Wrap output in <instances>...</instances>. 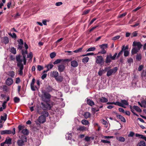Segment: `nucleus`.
Returning <instances> with one entry per match:
<instances>
[{
  "label": "nucleus",
  "mask_w": 146,
  "mask_h": 146,
  "mask_svg": "<svg viewBox=\"0 0 146 146\" xmlns=\"http://www.w3.org/2000/svg\"><path fill=\"white\" fill-rule=\"evenodd\" d=\"M130 108L131 111L133 113L134 115H135L137 116H138V115L136 113H135L134 112V109H133V107H132L131 106H130Z\"/></svg>",
  "instance_id": "52"
},
{
  "label": "nucleus",
  "mask_w": 146,
  "mask_h": 146,
  "mask_svg": "<svg viewBox=\"0 0 146 146\" xmlns=\"http://www.w3.org/2000/svg\"><path fill=\"white\" fill-rule=\"evenodd\" d=\"M25 126L24 125H19L18 127L19 131H21V133L24 135H27L29 134V131L27 129H25Z\"/></svg>",
  "instance_id": "5"
},
{
  "label": "nucleus",
  "mask_w": 146,
  "mask_h": 146,
  "mask_svg": "<svg viewBox=\"0 0 146 146\" xmlns=\"http://www.w3.org/2000/svg\"><path fill=\"white\" fill-rule=\"evenodd\" d=\"M109 69H110L108 70L106 74L108 76H110L112 74L115 73L117 70V68L115 67L113 69L109 70Z\"/></svg>",
  "instance_id": "7"
},
{
  "label": "nucleus",
  "mask_w": 146,
  "mask_h": 146,
  "mask_svg": "<svg viewBox=\"0 0 146 146\" xmlns=\"http://www.w3.org/2000/svg\"><path fill=\"white\" fill-rule=\"evenodd\" d=\"M133 109H134L136 111L141 112V110L139 108V107L137 106H133Z\"/></svg>",
  "instance_id": "32"
},
{
  "label": "nucleus",
  "mask_w": 146,
  "mask_h": 146,
  "mask_svg": "<svg viewBox=\"0 0 146 146\" xmlns=\"http://www.w3.org/2000/svg\"><path fill=\"white\" fill-rule=\"evenodd\" d=\"M82 123L84 125H90V123L89 121L88 120L84 119L81 121Z\"/></svg>",
  "instance_id": "22"
},
{
  "label": "nucleus",
  "mask_w": 146,
  "mask_h": 146,
  "mask_svg": "<svg viewBox=\"0 0 146 146\" xmlns=\"http://www.w3.org/2000/svg\"><path fill=\"white\" fill-rule=\"evenodd\" d=\"M124 45L122 46V48L121 49V50L118 53L117 56V58H118L121 55H122L123 54V52L124 51Z\"/></svg>",
  "instance_id": "28"
},
{
  "label": "nucleus",
  "mask_w": 146,
  "mask_h": 146,
  "mask_svg": "<svg viewBox=\"0 0 146 146\" xmlns=\"http://www.w3.org/2000/svg\"><path fill=\"white\" fill-rule=\"evenodd\" d=\"M19 68V74L21 75H22L23 74V66H18Z\"/></svg>",
  "instance_id": "26"
},
{
  "label": "nucleus",
  "mask_w": 146,
  "mask_h": 146,
  "mask_svg": "<svg viewBox=\"0 0 146 146\" xmlns=\"http://www.w3.org/2000/svg\"><path fill=\"white\" fill-rule=\"evenodd\" d=\"M132 45L134 46L131 50V53L132 54H135L138 52L143 46L140 42L135 41L133 42Z\"/></svg>",
  "instance_id": "1"
},
{
  "label": "nucleus",
  "mask_w": 146,
  "mask_h": 146,
  "mask_svg": "<svg viewBox=\"0 0 146 146\" xmlns=\"http://www.w3.org/2000/svg\"><path fill=\"white\" fill-rule=\"evenodd\" d=\"M65 68V66L63 64H59L58 66V70L60 72H63Z\"/></svg>",
  "instance_id": "14"
},
{
  "label": "nucleus",
  "mask_w": 146,
  "mask_h": 146,
  "mask_svg": "<svg viewBox=\"0 0 146 146\" xmlns=\"http://www.w3.org/2000/svg\"><path fill=\"white\" fill-rule=\"evenodd\" d=\"M1 41L5 44H7L9 42V38L7 37H4L1 38Z\"/></svg>",
  "instance_id": "17"
},
{
  "label": "nucleus",
  "mask_w": 146,
  "mask_h": 146,
  "mask_svg": "<svg viewBox=\"0 0 146 146\" xmlns=\"http://www.w3.org/2000/svg\"><path fill=\"white\" fill-rule=\"evenodd\" d=\"M38 121L40 123H43L46 121V118L43 115H40L38 119Z\"/></svg>",
  "instance_id": "13"
},
{
  "label": "nucleus",
  "mask_w": 146,
  "mask_h": 146,
  "mask_svg": "<svg viewBox=\"0 0 146 146\" xmlns=\"http://www.w3.org/2000/svg\"><path fill=\"white\" fill-rule=\"evenodd\" d=\"M146 75V72H145L144 71H143L141 74V76L142 77H145V76Z\"/></svg>",
  "instance_id": "62"
},
{
  "label": "nucleus",
  "mask_w": 146,
  "mask_h": 146,
  "mask_svg": "<svg viewBox=\"0 0 146 146\" xmlns=\"http://www.w3.org/2000/svg\"><path fill=\"white\" fill-rule=\"evenodd\" d=\"M127 62L129 63L130 64L131 63L133 62V60L131 58L128 59L127 60Z\"/></svg>",
  "instance_id": "60"
},
{
  "label": "nucleus",
  "mask_w": 146,
  "mask_h": 146,
  "mask_svg": "<svg viewBox=\"0 0 146 146\" xmlns=\"http://www.w3.org/2000/svg\"><path fill=\"white\" fill-rule=\"evenodd\" d=\"M7 103V102L6 101H4L3 102V103L2 104V108H3V109H5L6 107V104Z\"/></svg>",
  "instance_id": "59"
},
{
  "label": "nucleus",
  "mask_w": 146,
  "mask_h": 146,
  "mask_svg": "<svg viewBox=\"0 0 146 146\" xmlns=\"http://www.w3.org/2000/svg\"><path fill=\"white\" fill-rule=\"evenodd\" d=\"M117 117L120 119L121 121L124 122H126L125 119L122 116L120 115H117Z\"/></svg>",
  "instance_id": "25"
},
{
  "label": "nucleus",
  "mask_w": 146,
  "mask_h": 146,
  "mask_svg": "<svg viewBox=\"0 0 146 146\" xmlns=\"http://www.w3.org/2000/svg\"><path fill=\"white\" fill-rule=\"evenodd\" d=\"M39 114H42L41 115H43L46 118V117H48V112L45 111H42L41 113H39Z\"/></svg>",
  "instance_id": "21"
},
{
  "label": "nucleus",
  "mask_w": 146,
  "mask_h": 146,
  "mask_svg": "<svg viewBox=\"0 0 146 146\" xmlns=\"http://www.w3.org/2000/svg\"><path fill=\"white\" fill-rule=\"evenodd\" d=\"M137 31H135L131 34V37H135L137 36Z\"/></svg>",
  "instance_id": "55"
},
{
  "label": "nucleus",
  "mask_w": 146,
  "mask_h": 146,
  "mask_svg": "<svg viewBox=\"0 0 146 146\" xmlns=\"http://www.w3.org/2000/svg\"><path fill=\"white\" fill-rule=\"evenodd\" d=\"M37 68V70L39 71H41L43 69V67L40 65H38Z\"/></svg>",
  "instance_id": "56"
},
{
  "label": "nucleus",
  "mask_w": 146,
  "mask_h": 146,
  "mask_svg": "<svg viewBox=\"0 0 146 146\" xmlns=\"http://www.w3.org/2000/svg\"><path fill=\"white\" fill-rule=\"evenodd\" d=\"M96 62L98 64H103L104 61L102 56H97L96 58Z\"/></svg>",
  "instance_id": "8"
},
{
  "label": "nucleus",
  "mask_w": 146,
  "mask_h": 146,
  "mask_svg": "<svg viewBox=\"0 0 146 146\" xmlns=\"http://www.w3.org/2000/svg\"><path fill=\"white\" fill-rule=\"evenodd\" d=\"M56 80L58 82H61L63 80V78L61 76L57 77L55 78Z\"/></svg>",
  "instance_id": "24"
},
{
  "label": "nucleus",
  "mask_w": 146,
  "mask_h": 146,
  "mask_svg": "<svg viewBox=\"0 0 146 146\" xmlns=\"http://www.w3.org/2000/svg\"><path fill=\"white\" fill-rule=\"evenodd\" d=\"M27 139L26 137L22 135L20 139H19L17 142L19 146H23L24 145V143L27 142Z\"/></svg>",
  "instance_id": "4"
},
{
  "label": "nucleus",
  "mask_w": 146,
  "mask_h": 146,
  "mask_svg": "<svg viewBox=\"0 0 146 146\" xmlns=\"http://www.w3.org/2000/svg\"><path fill=\"white\" fill-rule=\"evenodd\" d=\"M120 37V36H119V35L117 36H115L114 37H113L112 38V40H117L118 39H119Z\"/></svg>",
  "instance_id": "58"
},
{
  "label": "nucleus",
  "mask_w": 146,
  "mask_h": 146,
  "mask_svg": "<svg viewBox=\"0 0 146 146\" xmlns=\"http://www.w3.org/2000/svg\"><path fill=\"white\" fill-rule=\"evenodd\" d=\"M96 48L95 47H92L89 48L87 50L86 52H90L94 51L96 50Z\"/></svg>",
  "instance_id": "41"
},
{
  "label": "nucleus",
  "mask_w": 146,
  "mask_h": 146,
  "mask_svg": "<svg viewBox=\"0 0 146 146\" xmlns=\"http://www.w3.org/2000/svg\"><path fill=\"white\" fill-rule=\"evenodd\" d=\"M71 66L74 67H76L78 66V62L75 60H73L71 62Z\"/></svg>",
  "instance_id": "20"
},
{
  "label": "nucleus",
  "mask_w": 146,
  "mask_h": 146,
  "mask_svg": "<svg viewBox=\"0 0 146 146\" xmlns=\"http://www.w3.org/2000/svg\"><path fill=\"white\" fill-rule=\"evenodd\" d=\"M101 142L104 143H109L110 145H111L110 142L108 140L102 139L101 140Z\"/></svg>",
  "instance_id": "50"
},
{
  "label": "nucleus",
  "mask_w": 146,
  "mask_h": 146,
  "mask_svg": "<svg viewBox=\"0 0 146 146\" xmlns=\"http://www.w3.org/2000/svg\"><path fill=\"white\" fill-rule=\"evenodd\" d=\"M90 114L89 112H85L84 114V117L86 119H87L90 117Z\"/></svg>",
  "instance_id": "34"
},
{
  "label": "nucleus",
  "mask_w": 146,
  "mask_h": 146,
  "mask_svg": "<svg viewBox=\"0 0 146 146\" xmlns=\"http://www.w3.org/2000/svg\"><path fill=\"white\" fill-rule=\"evenodd\" d=\"M111 58L110 55H107L106 60V63H110L111 61Z\"/></svg>",
  "instance_id": "31"
},
{
  "label": "nucleus",
  "mask_w": 146,
  "mask_h": 146,
  "mask_svg": "<svg viewBox=\"0 0 146 146\" xmlns=\"http://www.w3.org/2000/svg\"><path fill=\"white\" fill-rule=\"evenodd\" d=\"M56 56V53L53 52L50 54V56L51 58H54Z\"/></svg>",
  "instance_id": "46"
},
{
  "label": "nucleus",
  "mask_w": 146,
  "mask_h": 146,
  "mask_svg": "<svg viewBox=\"0 0 146 146\" xmlns=\"http://www.w3.org/2000/svg\"><path fill=\"white\" fill-rule=\"evenodd\" d=\"M109 69H110V67L105 68L104 70L100 68L98 72V75L100 76H101L103 74L105 73V72Z\"/></svg>",
  "instance_id": "12"
},
{
  "label": "nucleus",
  "mask_w": 146,
  "mask_h": 146,
  "mask_svg": "<svg viewBox=\"0 0 146 146\" xmlns=\"http://www.w3.org/2000/svg\"><path fill=\"white\" fill-rule=\"evenodd\" d=\"M31 89L33 91H35L36 90H37V88L36 86H35L34 85H33L31 86Z\"/></svg>",
  "instance_id": "42"
},
{
  "label": "nucleus",
  "mask_w": 146,
  "mask_h": 146,
  "mask_svg": "<svg viewBox=\"0 0 146 146\" xmlns=\"http://www.w3.org/2000/svg\"><path fill=\"white\" fill-rule=\"evenodd\" d=\"M141 56L140 54L137 55L136 58L137 60H139L141 59Z\"/></svg>",
  "instance_id": "64"
},
{
  "label": "nucleus",
  "mask_w": 146,
  "mask_h": 146,
  "mask_svg": "<svg viewBox=\"0 0 146 146\" xmlns=\"http://www.w3.org/2000/svg\"><path fill=\"white\" fill-rule=\"evenodd\" d=\"M141 107H143L144 108L146 107V101H143L141 102Z\"/></svg>",
  "instance_id": "44"
},
{
  "label": "nucleus",
  "mask_w": 146,
  "mask_h": 146,
  "mask_svg": "<svg viewBox=\"0 0 146 146\" xmlns=\"http://www.w3.org/2000/svg\"><path fill=\"white\" fill-rule=\"evenodd\" d=\"M16 60L17 62V66H23L22 63L23 61V57L19 55L17 56L16 57Z\"/></svg>",
  "instance_id": "6"
},
{
  "label": "nucleus",
  "mask_w": 146,
  "mask_h": 146,
  "mask_svg": "<svg viewBox=\"0 0 146 146\" xmlns=\"http://www.w3.org/2000/svg\"><path fill=\"white\" fill-rule=\"evenodd\" d=\"M124 51V56L125 57L127 56H128L129 53V52L128 51L125 50Z\"/></svg>",
  "instance_id": "53"
},
{
  "label": "nucleus",
  "mask_w": 146,
  "mask_h": 146,
  "mask_svg": "<svg viewBox=\"0 0 146 146\" xmlns=\"http://www.w3.org/2000/svg\"><path fill=\"white\" fill-rule=\"evenodd\" d=\"M11 133L12 131L10 130H3L1 132V134L2 135L5 134H11Z\"/></svg>",
  "instance_id": "19"
},
{
  "label": "nucleus",
  "mask_w": 146,
  "mask_h": 146,
  "mask_svg": "<svg viewBox=\"0 0 146 146\" xmlns=\"http://www.w3.org/2000/svg\"><path fill=\"white\" fill-rule=\"evenodd\" d=\"M78 131L84 132V131H89V129L88 127H85L84 126L80 125L79 127L77 129Z\"/></svg>",
  "instance_id": "9"
},
{
  "label": "nucleus",
  "mask_w": 146,
  "mask_h": 146,
  "mask_svg": "<svg viewBox=\"0 0 146 146\" xmlns=\"http://www.w3.org/2000/svg\"><path fill=\"white\" fill-rule=\"evenodd\" d=\"M5 142L6 144H10L11 143V139L10 138H9L8 139H6Z\"/></svg>",
  "instance_id": "35"
},
{
  "label": "nucleus",
  "mask_w": 146,
  "mask_h": 146,
  "mask_svg": "<svg viewBox=\"0 0 146 146\" xmlns=\"http://www.w3.org/2000/svg\"><path fill=\"white\" fill-rule=\"evenodd\" d=\"M71 134H72V133L67 134V135H66V139L69 140L72 137Z\"/></svg>",
  "instance_id": "47"
},
{
  "label": "nucleus",
  "mask_w": 146,
  "mask_h": 146,
  "mask_svg": "<svg viewBox=\"0 0 146 146\" xmlns=\"http://www.w3.org/2000/svg\"><path fill=\"white\" fill-rule=\"evenodd\" d=\"M134 133L133 132H131L128 135V136L129 137H132L134 135Z\"/></svg>",
  "instance_id": "61"
},
{
  "label": "nucleus",
  "mask_w": 146,
  "mask_h": 146,
  "mask_svg": "<svg viewBox=\"0 0 146 146\" xmlns=\"http://www.w3.org/2000/svg\"><path fill=\"white\" fill-rule=\"evenodd\" d=\"M41 93L42 94L40 96L42 100L44 102H48L51 98L50 95L44 90H42Z\"/></svg>",
  "instance_id": "3"
},
{
  "label": "nucleus",
  "mask_w": 146,
  "mask_h": 146,
  "mask_svg": "<svg viewBox=\"0 0 146 146\" xmlns=\"http://www.w3.org/2000/svg\"><path fill=\"white\" fill-rule=\"evenodd\" d=\"M117 54V53H115L113 56H112L111 54H110V55L111 57V59L112 60H114Z\"/></svg>",
  "instance_id": "49"
},
{
  "label": "nucleus",
  "mask_w": 146,
  "mask_h": 146,
  "mask_svg": "<svg viewBox=\"0 0 146 146\" xmlns=\"http://www.w3.org/2000/svg\"><path fill=\"white\" fill-rule=\"evenodd\" d=\"M10 51L12 53L15 54L16 53V49L14 47H12L10 50Z\"/></svg>",
  "instance_id": "37"
},
{
  "label": "nucleus",
  "mask_w": 146,
  "mask_h": 146,
  "mask_svg": "<svg viewBox=\"0 0 146 146\" xmlns=\"http://www.w3.org/2000/svg\"><path fill=\"white\" fill-rule=\"evenodd\" d=\"M58 76V73L56 71H53L51 72L50 76L55 78Z\"/></svg>",
  "instance_id": "18"
},
{
  "label": "nucleus",
  "mask_w": 146,
  "mask_h": 146,
  "mask_svg": "<svg viewBox=\"0 0 146 146\" xmlns=\"http://www.w3.org/2000/svg\"><path fill=\"white\" fill-rule=\"evenodd\" d=\"M19 44L23 45V42L22 39H20L19 42Z\"/></svg>",
  "instance_id": "63"
},
{
  "label": "nucleus",
  "mask_w": 146,
  "mask_h": 146,
  "mask_svg": "<svg viewBox=\"0 0 146 146\" xmlns=\"http://www.w3.org/2000/svg\"><path fill=\"white\" fill-rule=\"evenodd\" d=\"M138 146H146V145L144 141H141L138 143Z\"/></svg>",
  "instance_id": "36"
},
{
  "label": "nucleus",
  "mask_w": 146,
  "mask_h": 146,
  "mask_svg": "<svg viewBox=\"0 0 146 146\" xmlns=\"http://www.w3.org/2000/svg\"><path fill=\"white\" fill-rule=\"evenodd\" d=\"M4 117L3 116H1V117L0 123H2V120H4V121H5L7 119V115L6 113H4Z\"/></svg>",
  "instance_id": "23"
},
{
  "label": "nucleus",
  "mask_w": 146,
  "mask_h": 146,
  "mask_svg": "<svg viewBox=\"0 0 146 146\" xmlns=\"http://www.w3.org/2000/svg\"><path fill=\"white\" fill-rule=\"evenodd\" d=\"M8 75L12 77H14L15 74L14 72L13 71H11L9 72Z\"/></svg>",
  "instance_id": "43"
},
{
  "label": "nucleus",
  "mask_w": 146,
  "mask_h": 146,
  "mask_svg": "<svg viewBox=\"0 0 146 146\" xmlns=\"http://www.w3.org/2000/svg\"><path fill=\"white\" fill-rule=\"evenodd\" d=\"M100 101L101 102H107L108 101V99L104 97H102L100 98Z\"/></svg>",
  "instance_id": "30"
},
{
  "label": "nucleus",
  "mask_w": 146,
  "mask_h": 146,
  "mask_svg": "<svg viewBox=\"0 0 146 146\" xmlns=\"http://www.w3.org/2000/svg\"><path fill=\"white\" fill-rule=\"evenodd\" d=\"M118 139L119 141L123 142H124L125 140V138L121 137H119Z\"/></svg>",
  "instance_id": "48"
},
{
  "label": "nucleus",
  "mask_w": 146,
  "mask_h": 146,
  "mask_svg": "<svg viewBox=\"0 0 146 146\" xmlns=\"http://www.w3.org/2000/svg\"><path fill=\"white\" fill-rule=\"evenodd\" d=\"M101 49H105L108 48V45L106 44H103L99 46Z\"/></svg>",
  "instance_id": "29"
},
{
  "label": "nucleus",
  "mask_w": 146,
  "mask_h": 146,
  "mask_svg": "<svg viewBox=\"0 0 146 146\" xmlns=\"http://www.w3.org/2000/svg\"><path fill=\"white\" fill-rule=\"evenodd\" d=\"M87 103L88 104L91 106H94V102L90 99L87 100Z\"/></svg>",
  "instance_id": "27"
},
{
  "label": "nucleus",
  "mask_w": 146,
  "mask_h": 146,
  "mask_svg": "<svg viewBox=\"0 0 146 146\" xmlns=\"http://www.w3.org/2000/svg\"><path fill=\"white\" fill-rule=\"evenodd\" d=\"M101 121L102 123L104 125H105V126L106 127H107L108 125V123L107 121L105 120L104 119H102L101 120Z\"/></svg>",
  "instance_id": "45"
},
{
  "label": "nucleus",
  "mask_w": 146,
  "mask_h": 146,
  "mask_svg": "<svg viewBox=\"0 0 146 146\" xmlns=\"http://www.w3.org/2000/svg\"><path fill=\"white\" fill-rule=\"evenodd\" d=\"M53 66V65L52 64H48L46 66L48 70H49L50 69H52Z\"/></svg>",
  "instance_id": "39"
},
{
  "label": "nucleus",
  "mask_w": 146,
  "mask_h": 146,
  "mask_svg": "<svg viewBox=\"0 0 146 146\" xmlns=\"http://www.w3.org/2000/svg\"><path fill=\"white\" fill-rule=\"evenodd\" d=\"M22 52L23 55V62L24 64L25 65L26 64V55L27 54V51L26 50H22Z\"/></svg>",
  "instance_id": "11"
},
{
  "label": "nucleus",
  "mask_w": 146,
  "mask_h": 146,
  "mask_svg": "<svg viewBox=\"0 0 146 146\" xmlns=\"http://www.w3.org/2000/svg\"><path fill=\"white\" fill-rule=\"evenodd\" d=\"M70 60L68 59H58L56 60L54 62L53 64H58L61 62H64L66 61H70Z\"/></svg>",
  "instance_id": "15"
},
{
  "label": "nucleus",
  "mask_w": 146,
  "mask_h": 146,
  "mask_svg": "<svg viewBox=\"0 0 146 146\" xmlns=\"http://www.w3.org/2000/svg\"><path fill=\"white\" fill-rule=\"evenodd\" d=\"M90 139L93 140L94 138V137H91L87 136H86L85 138V140L87 141H90Z\"/></svg>",
  "instance_id": "40"
},
{
  "label": "nucleus",
  "mask_w": 146,
  "mask_h": 146,
  "mask_svg": "<svg viewBox=\"0 0 146 146\" xmlns=\"http://www.w3.org/2000/svg\"><path fill=\"white\" fill-rule=\"evenodd\" d=\"M41 104L42 105L43 108L44 110H49L51 108V106L50 104L48 103L44 104L43 103H42Z\"/></svg>",
  "instance_id": "10"
},
{
  "label": "nucleus",
  "mask_w": 146,
  "mask_h": 146,
  "mask_svg": "<svg viewBox=\"0 0 146 146\" xmlns=\"http://www.w3.org/2000/svg\"><path fill=\"white\" fill-rule=\"evenodd\" d=\"M33 57V54L31 52H30L28 55H27V58H29L31 59Z\"/></svg>",
  "instance_id": "57"
},
{
  "label": "nucleus",
  "mask_w": 146,
  "mask_h": 146,
  "mask_svg": "<svg viewBox=\"0 0 146 146\" xmlns=\"http://www.w3.org/2000/svg\"><path fill=\"white\" fill-rule=\"evenodd\" d=\"M82 48H79L78 49L74 50V52L75 53H78V52H81L82 50Z\"/></svg>",
  "instance_id": "54"
},
{
  "label": "nucleus",
  "mask_w": 146,
  "mask_h": 146,
  "mask_svg": "<svg viewBox=\"0 0 146 146\" xmlns=\"http://www.w3.org/2000/svg\"><path fill=\"white\" fill-rule=\"evenodd\" d=\"M107 104H114L115 105H117L125 108V107L124 106V105L127 106L128 105L127 101L125 100H121V102H108L107 103Z\"/></svg>",
  "instance_id": "2"
},
{
  "label": "nucleus",
  "mask_w": 146,
  "mask_h": 146,
  "mask_svg": "<svg viewBox=\"0 0 146 146\" xmlns=\"http://www.w3.org/2000/svg\"><path fill=\"white\" fill-rule=\"evenodd\" d=\"M102 50L98 52L97 54H105L106 53V51L105 50V49H101Z\"/></svg>",
  "instance_id": "38"
},
{
  "label": "nucleus",
  "mask_w": 146,
  "mask_h": 146,
  "mask_svg": "<svg viewBox=\"0 0 146 146\" xmlns=\"http://www.w3.org/2000/svg\"><path fill=\"white\" fill-rule=\"evenodd\" d=\"M13 83V80L11 78H8L6 80V83L7 85L10 86Z\"/></svg>",
  "instance_id": "16"
},
{
  "label": "nucleus",
  "mask_w": 146,
  "mask_h": 146,
  "mask_svg": "<svg viewBox=\"0 0 146 146\" xmlns=\"http://www.w3.org/2000/svg\"><path fill=\"white\" fill-rule=\"evenodd\" d=\"M14 100L16 103H18L20 101V99L17 97H15L14 98Z\"/></svg>",
  "instance_id": "51"
},
{
  "label": "nucleus",
  "mask_w": 146,
  "mask_h": 146,
  "mask_svg": "<svg viewBox=\"0 0 146 146\" xmlns=\"http://www.w3.org/2000/svg\"><path fill=\"white\" fill-rule=\"evenodd\" d=\"M89 59V57H85L82 60V62L84 63H86L87 62Z\"/></svg>",
  "instance_id": "33"
}]
</instances>
